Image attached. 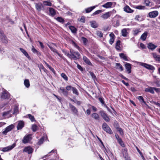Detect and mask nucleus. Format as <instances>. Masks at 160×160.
Returning <instances> with one entry per match:
<instances>
[{
    "label": "nucleus",
    "mask_w": 160,
    "mask_h": 160,
    "mask_svg": "<svg viewBox=\"0 0 160 160\" xmlns=\"http://www.w3.org/2000/svg\"><path fill=\"white\" fill-rule=\"evenodd\" d=\"M70 52L71 57L69 58L75 60L80 58V55L78 52H75L73 50H70Z\"/></svg>",
    "instance_id": "f257e3e1"
},
{
    "label": "nucleus",
    "mask_w": 160,
    "mask_h": 160,
    "mask_svg": "<svg viewBox=\"0 0 160 160\" xmlns=\"http://www.w3.org/2000/svg\"><path fill=\"white\" fill-rule=\"evenodd\" d=\"M0 38L1 42L3 43L7 44L8 42V39L4 34L3 32L0 30Z\"/></svg>",
    "instance_id": "f03ea898"
},
{
    "label": "nucleus",
    "mask_w": 160,
    "mask_h": 160,
    "mask_svg": "<svg viewBox=\"0 0 160 160\" xmlns=\"http://www.w3.org/2000/svg\"><path fill=\"white\" fill-rule=\"evenodd\" d=\"M103 129L109 134L112 133V132L106 123L104 122L102 125Z\"/></svg>",
    "instance_id": "7ed1b4c3"
},
{
    "label": "nucleus",
    "mask_w": 160,
    "mask_h": 160,
    "mask_svg": "<svg viewBox=\"0 0 160 160\" xmlns=\"http://www.w3.org/2000/svg\"><path fill=\"white\" fill-rule=\"evenodd\" d=\"M14 128V126L13 124H11L5 128L4 130L2 132V133L6 135L8 132L11 131Z\"/></svg>",
    "instance_id": "20e7f679"
},
{
    "label": "nucleus",
    "mask_w": 160,
    "mask_h": 160,
    "mask_svg": "<svg viewBox=\"0 0 160 160\" xmlns=\"http://www.w3.org/2000/svg\"><path fill=\"white\" fill-rule=\"evenodd\" d=\"M32 139L31 135L28 134L25 135L22 140V142L23 143H26L29 142Z\"/></svg>",
    "instance_id": "39448f33"
},
{
    "label": "nucleus",
    "mask_w": 160,
    "mask_h": 160,
    "mask_svg": "<svg viewBox=\"0 0 160 160\" xmlns=\"http://www.w3.org/2000/svg\"><path fill=\"white\" fill-rule=\"evenodd\" d=\"M139 65L149 70H153L155 69L154 67L153 66L145 63L140 62Z\"/></svg>",
    "instance_id": "423d86ee"
},
{
    "label": "nucleus",
    "mask_w": 160,
    "mask_h": 160,
    "mask_svg": "<svg viewBox=\"0 0 160 160\" xmlns=\"http://www.w3.org/2000/svg\"><path fill=\"white\" fill-rule=\"evenodd\" d=\"M112 14V11L107 12L104 14H102L101 16V18L102 19L106 20L109 18L111 16Z\"/></svg>",
    "instance_id": "0eeeda50"
},
{
    "label": "nucleus",
    "mask_w": 160,
    "mask_h": 160,
    "mask_svg": "<svg viewBox=\"0 0 160 160\" xmlns=\"http://www.w3.org/2000/svg\"><path fill=\"white\" fill-rule=\"evenodd\" d=\"M10 97V94L6 90H5L3 91L1 98L3 99H8Z\"/></svg>",
    "instance_id": "6e6552de"
},
{
    "label": "nucleus",
    "mask_w": 160,
    "mask_h": 160,
    "mask_svg": "<svg viewBox=\"0 0 160 160\" xmlns=\"http://www.w3.org/2000/svg\"><path fill=\"white\" fill-rule=\"evenodd\" d=\"M158 12L157 11H154L149 12L148 13V16L150 18H154L158 16Z\"/></svg>",
    "instance_id": "1a4fd4ad"
},
{
    "label": "nucleus",
    "mask_w": 160,
    "mask_h": 160,
    "mask_svg": "<svg viewBox=\"0 0 160 160\" xmlns=\"http://www.w3.org/2000/svg\"><path fill=\"white\" fill-rule=\"evenodd\" d=\"M48 46L50 49L51 50H52L53 52L56 53L58 55V56H59V57H60L61 58H62L64 60H65V58L64 57L62 56L61 54H60L58 52L57 50L56 49L54 48L52 46L50 45H48Z\"/></svg>",
    "instance_id": "9d476101"
},
{
    "label": "nucleus",
    "mask_w": 160,
    "mask_h": 160,
    "mask_svg": "<svg viewBox=\"0 0 160 160\" xmlns=\"http://www.w3.org/2000/svg\"><path fill=\"white\" fill-rule=\"evenodd\" d=\"M100 113L102 117L106 122H109L110 121L109 118L104 111H101Z\"/></svg>",
    "instance_id": "9b49d317"
},
{
    "label": "nucleus",
    "mask_w": 160,
    "mask_h": 160,
    "mask_svg": "<svg viewBox=\"0 0 160 160\" xmlns=\"http://www.w3.org/2000/svg\"><path fill=\"white\" fill-rule=\"evenodd\" d=\"M15 146V144H13L12 145L2 148V151L3 152H6L8 151L9 150H12Z\"/></svg>",
    "instance_id": "f8f14e48"
},
{
    "label": "nucleus",
    "mask_w": 160,
    "mask_h": 160,
    "mask_svg": "<svg viewBox=\"0 0 160 160\" xmlns=\"http://www.w3.org/2000/svg\"><path fill=\"white\" fill-rule=\"evenodd\" d=\"M33 151V149L30 146H28L25 148L23 149V151L25 152L28 154L32 153Z\"/></svg>",
    "instance_id": "ddd939ff"
},
{
    "label": "nucleus",
    "mask_w": 160,
    "mask_h": 160,
    "mask_svg": "<svg viewBox=\"0 0 160 160\" xmlns=\"http://www.w3.org/2000/svg\"><path fill=\"white\" fill-rule=\"evenodd\" d=\"M131 64L128 62H126L125 64V67L126 71L128 73H130L131 72Z\"/></svg>",
    "instance_id": "4468645a"
},
{
    "label": "nucleus",
    "mask_w": 160,
    "mask_h": 160,
    "mask_svg": "<svg viewBox=\"0 0 160 160\" xmlns=\"http://www.w3.org/2000/svg\"><path fill=\"white\" fill-rule=\"evenodd\" d=\"M114 3V2H108L103 5L102 7L106 8H111Z\"/></svg>",
    "instance_id": "2eb2a0df"
},
{
    "label": "nucleus",
    "mask_w": 160,
    "mask_h": 160,
    "mask_svg": "<svg viewBox=\"0 0 160 160\" xmlns=\"http://www.w3.org/2000/svg\"><path fill=\"white\" fill-rule=\"evenodd\" d=\"M59 91L62 93L64 96H67L68 95V93L67 90L64 89V88L61 87L59 89Z\"/></svg>",
    "instance_id": "dca6fc26"
},
{
    "label": "nucleus",
    "mask_w": 160,
    "mask_h": 160,
    "mask_svg": "<svg viewBox=\"0 0 160 160\" xmlns=\"http://www.w3.org/2000/svg\"><path fill=\"white\" fill-rule=\"evenodd\" d=\"M70 108L73 114L74 115H78V111L77 109L73 105H70Z\"/></svg>",
    "instance_id": "f3484780"
},
{
    "label": "nucleus",
    "mask_w": 160,
    "mask_h": 160,
    "mask_svg": "<svg viewBox=\"0 0 160 160\" xmlns=\"http://www.w3.org/2000/svg\"><path fill=\"white\" fill-rule=\"evenodd\" d=\"M129 29L128 28H124L122 29L121 32L122 35L123 37H126L128 34L127 30H128Z\"/></svg>",
    "instance_id": "a211bd4d"
},
{
    "label": "nucleus",
    "mask_w": 160,
    "mask_h": 160,
    "mask_svg": "<svg viewBox=\"0 0 160 160\" xmlns=\"http://www.w3.org/2000/svg\"><path fill=\"white\" fill-rule=\"evenodd\" d=\"M124 10L128 13H132L133 12V10L131 9L128 6L126 5L123 8Z\"/></svg>",
    "instance_id": "6ab92c4d"
},
{
    "label": "nucleus",
    "mask_w": 160,
    "mask_h": 160,
    "mask_svg": "<svg viewBox=\"0 0 160 160\" xmlns=\"http://www.w3.org/2000/svg\"><path fill=\"white\" fill-rule=\"evenodd\" d=\"M110 39L109 40V43L112 45L114 42V40L115 35L113 33H111L109 34Z\"/></svg>",
    "instance_id": "aec40b11"
},
{
    "label": "nucleus",
    "mask_w": 160,
    "mask_h": 160,
    "mask_svg": "<svg viewBox=\"0 0 160 160\" xmlns=\"http://www.w3.org/2000/svg\"><path fill=\"white\" fill-rule=\"evenodd\" d=\"M146 92H150L152 94H154V88L149 87L146 88L145 90Z\"/></svg>",
    "instance_id": "412c9836"
},
{
    "label": "nucleus",
    "mask_w": 160,
    "mask_h": 160,
    "mask_svg": "<svg viewBox=\"0 0 160 160\" xmlns=\"http://www.w3.org/2000/svg\"><path fill=\"white\" fill-rule=\"evenodd\" d=\"M90 23L91 27L93 28H96L98 26V24L95 21H90Z\"/></svg>",
    "instance_id": "4be33fe9"
},
{
    "label": "nucleus",
    "mask_w": 160,
    "mask_h": 160,
    "mask_svg": "<svg viewBox=\"0 0 160 160\" xmlns=\"http://www.w3.org/2000/svg\"><path fill=\"white\" fill-rule=\"evenodd\" d=\"M49 12L50 15L52 16H53L56 14V10L52 8H49Z\"/></svg>",
    "instance_id": "5701e85b"
},
{
    "label": "nucleus",
    "mask_w": 160,
    "mask_h": 160,
    "mask_svg": "<svg viewBox=\"0 0 160 160\" xmlns=\"http://www.w3.org/2000/svg\"><path fill=\"white\" fill-rule=\"evenodd\" d=\"M24 126V122L22 121H20L18 125L17 128L18 130L21 129Z\"/></svg>",
    "instance_id": "b1692460"
},
{
    "label": "nucleus",
    "mask_w": 160,
    "mask_h": 160,
    "mask_svg": "<svg viewBox=\"0 0 160 160\" xmlns=\"http://www.w3.org/2000/svg\"><path fill=\"white\" fill-rule=\"evenodd\" d=\"M71 43L76 48L78 49L79 51H81V48L79 46L73 41L72 40L71 41Z\"/></svg>",
    "instance_id": "393cba45"
},
{
    "label": "nucleus",
    "mask_w": 160,
    "mask_h": 160,
    "mask_svg": "<svg viewBox=\"0 0 160 160\" xmlns=\"http://www.w3.org/2000/svg\"><path fill=\"white\" fill-rule=\"evenodd\" d=\"M152 54L153 58L156 61H160V55H158L155 53H153Z\"/></svg>",
    "instance_id": "a878e982"
},
{
    "label": "nucleus",
    "mask_w": 160,
    "mask_h": 160,
    "mask_svg": "<svg viewBox=\"0 0 160 160\" xmlns=\"http://www.w3.org/2000/svg\"><path fill=\"white\" fill-rule=\"evenodd\" d=\"M92 117L94 118L95 120H99V115L97 113H94L92 114Z\"/></svg>",
    "instance_id": "bb28decb"
},
{
    "label": "nucleus",
    "mask_w": 160,
    "mask_h": 160,
    "mask_svg": "<svg viewBox=\"0 0 160 160\" xmlns=\"http://www.w3.org/2000/svg\"><path fill=\"white\" fill-rule=\"evenodd\" d=\"M83 60L84 61V62L87 64L88 65H91V63L90 62V60H89L88 58L86 57L85 56H83Z\"/></svg>",
    "instance_id": "cd10ccee"
},
{
    "label": "nucleus",
    "mask_w": 160,
    "mask_h": 160,
    "mask_svg": "<svg viewBox=\"0 0 160 160\" xmlns=\"http://www.w3.org/2000/svg\"><path fill=\"white\" fill-rule=\"evenodd\" d=\"M148 32H145L141 36L140 39L143 41H145Z\"/></svg>",
    "instance_id": "c85d7f7f"
},
{
    "label": "nucleus",
    "mask_w": 160,
    "mask_h": 160,
    "mask_svg": "<svg viewBox=\"0 0 160 160\" xmlns=\"http://www.w3.org/2000/svg\"><path fill=\"white\" fill-rule=\"evenodd\" d=\"M157 47V46L152 43H149L148 44V48L153 50Z\"/></svg>",
    "instance_id": "c756f323"
},
{
    "label": "nucleus",
    "mask_w": 160,
    "mask_h": 160,
    "mask_svg": "<svg viewBox=\"0 0 160 160\" xmlns=\"http://www.w3.org/2000/svg\"><path fill=\"white\" fill-rule=\"evenodd\" d=\"M96 7L95 6L91 7L88 8H86L85 9L86 13H88L90 12Z\"/></svg>",
    "instance_id": "7c9ffc66"
},
{
    "label": "nucleus",
    "mask_w": 160,
    "mask_h": 160,
    "mask_svg": "<svg viewBox=\"0 0 160 160\" xmlns=\"http://www.w3.org/2000/svg\"><path fill=\"white\" fill-rule=\"evenodd\" d=\"M135 19V20L139 22L142 21L143 20V18L141 16L139 15H137L136 16Z\"/></svg>",
    "instance_id": "2f4dec72"
},
{
    "label": "nucleus",
    "mask_w": 160,
    "mask_h": 160,
    "mask_svg": "<svg viewBox=\"0 0 160 160\" xmlns=\"http://www.w3.org/2000/svg\"><path fill=\"white\" fill-rule=\"evenodd\" d=\"M42 6V4L41 3H35L36 8V9L39 11H40L41 10V7Z\"/></svg>",
    "instance_id": "473e14b6"
},
{
    "label": "nucleus",
    "mask_w": 160,
    "mask_h": 160,
    "mask_svg": "<svg viewBox=\"0 0 160 160\" xmlns=\"http://www.w3.org/2000/svg\"><path fill=\"white\" fill-rule=\"evenodd\" d=\"M113 25L115 27H117L119 25V21L118 20H114L112 23Z\"/></svg>",
    "instance_id": "72a5a7b5"
},
{
    "label": "nucleus",
    "mask_w": 160,
    "mask_h": 160,
    "mask_svg": "<svg viewBox=\"0 0 160 160\" xmlns=\"http://www.w3.org/2000/svg\"><path fill=\"white\" fill-rule=\"evenodd\" d=\"M115 66L117 69H120L121 71H122L123 70V68L122 66L119 63H116Z\"/></svg>",
    "instance_id": "f704fd0d"
},
{
    "label": "nucleus",
    "mask_w": 160,
    "mask_h": 160,
    "mask_svg": "<svg viewBox=\"0 0 160 160\" xmlns=\"http://www.w3.org/2000/svg\"><path fill=\"white\" fill-rule=\"evenodd\" d=\"M69 27L72 33H76L77 29L75 27L73 26H69Z\"/></svg>",
    "instance_id": "c9c22d12"
},
{
    "label": "nucleus",
    "mask_w": 160,
    "mask_h": 160,
    "mask_svg": "<svg viewBox=\"0 0 160 160\" xmlns=\"http://www.w3.org/2000/svg\"><path fill=\"white\" fill-rule=\"evenodd\" d=\"M47 138L46 136H43L42 138L38 142V145H40L42 144L44 140H45Z\"/></svg>",
    "instance_id": "e433bc0d"
},
{
    "label": "nucleus",
    "mask_w": 160,
    "mask_h": 160,
    "mask_svg": "<svg viewBox=\"0 0 160 160\" xmlns=\"http://www.w3.org/2000/svg\"><path fill=\"white\" fill-rule=\"evenodd\" d=\"M20 50L28 58H29V56L28 53L26 52L25 50L23 49L22 48H20Z\"/></svg>",
    "instance_id": "4c0bfd02"
},
{
    "label": "nucleus",
    "mask_w": 160,
    "mask_h": 160,
    "mask_svg": "<svg viewBox=\"0 0 160 160\" xmlns=\"http://www.w3.org/2000/svg\"><path fill=\"white\" fill-rule=\"evenodd\" d=\"M119 56L121 58H123L124 60L126 61H128V59L127 58V57L126 55L123 53H121L119 54Z\"/></svg>",
    "instance_id": "58836bf2"
},
{
    "label": "nucleus",
    "mask_w": 160,
    "mask_h": 160,
    "mask_svg": "<svg viewBox=\"0 0 160 160\" xmlns=\"http://www.w3.org/2000/svg\"><path fill=\"white\" fill-rule=\"evenodd\" d=\"M120 40H118L116 43V48L118 50H121V47H120Z\"/></svg>",
    "instance_id": "ea45409f"
},
{
    "label": "nucleus",
    "mask_w": 160,
    "mask_h": 160,
    "mask_svg": "<svg viewBox=\"0 0 160 160\" xmlns=\"http://www.w3.org/2000/svg\"><path fill=\"white\" fill-rule=\"evenodd\" d=\"M141 32V30L140 28L135 29L133 31V34L134 35H137L139 33Z\"/></svg>",
    "instance_id": "a19ab883"
},
{
    "label": "nucleus",
    "mask_w": 160,
    "mask_h": 160,
    "mask_svg": "<svg viewBox=\"0 0 160 160\" xmlns=\"http://www.w3.org/2000/svg\"><path fill=\"white\" fill-rule=\"evenodd\" d=\"M24 85L27 88H28L30 86V83L28 80L25 79L24 82Z\"/></svg>",
    "instance_id": "79ce46f5"
},
{
    "label": "nucleus",
    "mask_w": 160,
    "mask_h": 160,
    "mask_svg": "<svg viewBox=\"0 0 160 160\" xmlns=\"http://www.w3.org/2000/svg\"><path fill=\"white\" fill-rule=\"evenodd\" d=\"M43 3L45 6H51L52 5L51 2L49 1H44L43 2Z\"/></svg>",
    "instance_id": "37998d69"
},
{
    "label": "nucleus",
    "mask_w": 160,
    "mask_h": 160,
    "mask_svg": "<svg viewBox=\"0 0 160 160\" xmlns=\"http://www.w3.org/2000/svg\"><path fill=\"white\" fill-rule=\"evenodd\" d=\"M10 111H8L7 112H5L3 113L2 115L3 116L5 117L6 118H9L11 117L10 116H8L9 113Z\"/></svg>",
    "instance_id": "c03bdc74"
},
{
    "label": "nucleus",
    "mask_w": 160,
    "mask_h": 160,
    "mask_svg": "<svg viewBox=\"0 0 160 160\" xmlns=\"http://www.w3.org/2000/svg\"><path fill=\"white\" fill-rule=\"evenodd\" d=\"M27 116L31 122H32L35 121V118L32 115L30 114H28Z\"/></svg>",
    "instance_id": "a18cd8bd"
},
{
    "label": "nucleus",
    "mask_w": 160,
    "mask_h": 160,
    "mask_svg": "<svg viewBox=\"0 0 160 160\" xmlns=\"http://www.w3.org/2000/svg\"><path fill=\"white\" fill-rule=\"evenodd\" d=\"M137 98L139 100V101L141 102V103H143L145 104L146 103L144 101L143 98L142 96H140L138 97Z\"/></svg>",
    "instance_id": "49530a36"
},
{
    "label": "nucleus",
    "mask_w": 160,
    "mask_h": 160,
    "mask_svg": "<svg viewBox=\"0 0 160 160\" xmlns=\"http://www.w3.org/2000/svg\"><path fill=\"white\" fill-rule=\"evenodd\" d=\"M72 91L74 94H76L77 95H78L79 93L78 92L77 89L75 87H73Z\"/></svg>",
    "instance_id": "de8ad7c7"
},
{
    "label": "nucleus",
    "mask_w": 160,
    "mask_h": 160,
    "mask_svg": "<svg viewBox=\"0 0 160 160\" xmlns=\"http://www.w3.org/2000/svg\"><path fill=\"white\" fill-rule=\"evenodd\" d=\"M56 20L61 22H64V19L61 17H58L56 18Z\"/></svg>",
    "instance_id": "09e8293b"
},
{
    "label": "nucleus",
    "mask_w": 160,
    "mask_h": 160,
    "mask_svg": "<svg viewBox=\"0 0 160 160\" xmlns=\"http://www.w3.org/2000/svg\"><path fill=\"white\" fill-rule=\"evenodd\" d=\"M38 128L37 126L35 124H33L32 126V129L33 131L36 132Z\"/></svg>",
    "instance_id": "8fccbe9b"
},
{
    "label": "nucleus",
    "mask_w": 160,
    "mask_h": 160,
    "mask_svg": "<svg viewBox=\"0 0 160 160\" xmlns=\"http://www.w3.org/2000/svg\"><path fill=\"white\" fill-rule=\"evenodd\" d=\"M81 40L84 45H86L87 44L88 42V40L86 38L84 37H82L81 38Z\"/></svg>",
    "instance_id": "3c124183"
},
{
    "label": "nucleus",
    "mask_w": 160,
    "mask_h": 160,
    "mask_svg": "<svg viewBox=\"0 0 160 160\" xmlns=\"http://www.w3.org/2000/svg\"><path fill=\"white\" fill-rule=\"evenodd\" d=\"M118 142L119 143V144L122 147H125V145L124 144V143L122 141V139L121 138L120 139H119L118 140Z\"/></svg>",
    "instance_id": "603ef678"
},
{
    "label": "nucleus",
    "mask_w": 160,
    "mask_h": 160,
    "mask_svg": "<svg viewBox=\"0 0 160 160\" xmlns=\"http://www.w3.org/2000/svg\"><path fill=\"white\" fill-rule=\"evenodd\" d=\"M102 10H98L95 11L92 14V15L94 16L102 12Z\"/></svg>",
    "instance_id": "864d4df0"
},
{
    "label": "nucleus",
    "mask_w": 160,
    "mask_h": 160,
    "mask_svg": "<svg viewBox=\"0 0 160 160\" xmlns=\"http://www.w3.org/2000/svg\"><path fill=\"white\" fill-rule=\"evenodd\" d=\"M61 77L66 81L68 80V78L66 75L64 73H62L61 74Z\"/></svg>",
    "instance_id": "5fc2aeb1"
},
{
    "label": "nucleus",
    "mask_w": 160,
    "mask_h": 160,
    "mask_svg": "<svg viewBox=\"0 0 160 160\" xmlns=\"http://www.w3.org/2000/svg\"><path fill=\"white\" fill-rule=\"evenodd\" d=\"M96 34L100 38H101L103 36V34L101 32L99 31H97L96 32Z\"/></svg>",
    "instance_id": "6e6d98bb"
},
{
    "label": "nucleus",
    "mask_w": 160,
    "mask_h": 160,
    "mask_svg": "<svg viewBox=\"0 0 160 160\" xmlns=\"http://www.w3.org/2000/svg\"><path fill=\"white\" fill-rule=\"evenodd\" d=\"M62 52L64 53V54L66 55L69 58L71 57V55L67 51L65 50H63Z\"/></svg>",
    "instance_id": "4d7b16f0"
},
{
    "label": "nucleus",
    "mask_w": 160,
    "mask_h": 160,
    "mask_svg": "<svg viewBox=\"0 0 160 160\" xmlns=\"http://www.w3.org/2000/svg\"><path fill=\"white\" fill-rule=\"evenodd\" d=\"M73 87L71 86H68L66 87V89L67 91H69L71 90H72Z\"/></svg>",
    "instance_id": "13d9d810"
},
{
    "label": "nucleus",
    "mask_w": 160,
    "mask_h": 160,
    "mask_svg": "<svg viewBox=\"0 0 160 160\" xmlns=\"http://www.w3.org/2000/svg\"><path fill=\"white\" fill-rule=\"evenodd\" d=\"M117 130L118 132H120V133L121 135H123V131L122 130L121 128H117Z\"/></svg>",
    "instance_id": "bf43d9fd"
},
{
    "label": "nucleus",
    "mask_w": 160,
    "mask_h": 160,
    "mask_svg": "<svg viewBox=\"0 0 160 160\" xmlns=\"http://www.w3.org/2000/svg\"><path fill=\"white\" fill-rule=\"evenodd\" d=\"M136 8L139 9H144L145 8V7L142 6H138L136 7Z\"/></svg>",
    "instance_id": "052dcab7"
},
{
    "label": "nucleus",
    "mask_w": 160,
    "mask_h": 160,
    "mask_svg": "<svg viewBox=\"0 0 160 160\" xmlns=\"http://www.w3.org/2000/svg\"><path fill=\"white\" fill-rule=\"evenodd\" d=\"M90 75L91 76L92 78L93 79H95L96 78V77L95 74L93 72H89Z\"/></svg>",
    "instance_id": "680f3d73"
},
{
    "label": "nucleus",
    "mask_w": 160,
    "mask_h": 160,
    "mask_svg": "<svg viewBox=\"0 0 160 160\" xmlns=\"http://www.w3.org/2000/svg\"><path fill=\"white\" fill-rule=\"evenodd\" d=\"M32 50L33 53H37L38 52V51L35 48H34L33 46H32Z\"/></svg>",
    "instance_id": "e2e57ef3"
},
{
    "label": "nucleus",
    "mask_w": 160,
    "mask_h": 160,
    "mask_svg": "<svg viewBox=\"0 0 160 160\" xmlns=\"http://www.w3.org/2000/svg\"><path fill=\"white\" fill-rule=\"evenodd\" d=\"M18 110V108L17 107H15L14 108V112L13 113V114H15L17 113Z\"/></svg>",
    "instance_id": "0e129e2a"
},
{
    "label": "nucleus",
    "mask_w": 160,
    "mask_h": 160,
    "mask_svg": "<svg viewBox=\"0 0 160 160\" xmlns=\"http://www.w3.org/2000/svg\"><path fill=\"white\" fill-rule=\"evenodd\" d=\"M80 21L81 22H85V18L84 17H82L80 19Z\"/></svg>",
    "instance_id": "69168bd1"
},
{
    "label": "nucleus",
    "mask_w": 160,
    "mask_h": 160,
    "mask_svg": "<svg viewBox=\"0 0 160 160\" xmlns=\"http://www.w3.org/2000/svg\"><path fill=\"white\" fill-rule=\"evenodd\" d=\"M4 52L5 51L4 49L0 47V53H1L2 54L3 53H4Z\"/></svg>",
    "instance_id": "338daca9"
},
{
    "label": "nucleus",
    "mask_w": 160,
    "mask_h": 160,
    "mask_svg": "<svg viewBox=\"0 0 160 160\" xmlns=\"http://www.w3.org/2000/svg\"><path fill=\"white\" fill-rule=\"evenodd\" d=\"M154 90H155L157 92H160V89L156 88H154Z\"/></svg>",
    "instance_id": "774afa93"
}]
</instances>
